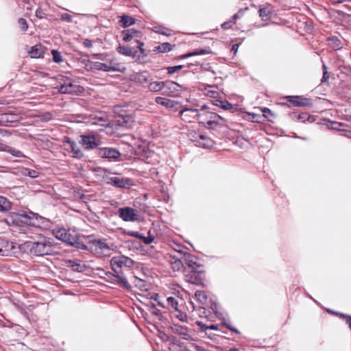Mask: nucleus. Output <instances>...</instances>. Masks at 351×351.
I'll list each match as a JSON object with an SVG mask.
<instances>
[{
    "label": "nucleus",
    "instance_id": "f257e3e1",
    "mask_svg": "<svg viewBox=\"0 0 351 351\" xmlns=\"http://www.w3.org/2000/svg\"><path fill=\"white\" fill-rule=\"evenodd\" d=\"M24 245L32 254L36 256L49 255L54 252L55 247L49 238L40 237L36 241H27Z\"/></svg>",
    "mask_w": 351,
    "mask_h": 351
},
{
    "label": "nucleus",
    "instance_id": "f03ea898",
    "mask_svg": "<svg viewBox=\"0 0 351 351\" xmlns=\"http://www.w3.org/2000/svg\"><path fill=\"white\" fill-rule=\"evenodd\" d=\"M54 237L71 245H75L77 243V237L75 231L66 230L65 228H57L53 230Z\"/></svg>",
    "mask_w": 351,
    "mask_h": 351
},
{
    "label": "nucleus",
    "instance_id": "7ed1b4c3",
    "mask_svg": "<svg viewBox=\"0 0 351 351\" xmlns=\"http://www.w3.org/2000/svg\"><path fill=\"white\" fill-rule=\"evenodd\" d=\"M110 265L112 270L115 274L119 271H122L121 269L123 267L131 268L134 265V261L129 257L125 256H116L111 258Z\"/></svg>",
    "mask_w": 351,
    "mask_h": 351
},
{
    "label": "nucleus",
    "instance_id": "20e7f679",
    "mask_svg": "<svg viewBox=\"0 0 351 351\" xmlns=\"http://www.w3.org/2000/svg\"><path fill=\"white\" fill-rule=\"evenodd\" d=\"M90 248L97 254L110 256L112 247L101 240H95L90 243Z\"/></svg>",
    "mask_w": 351,
    "mask_h": 351
},
{
    "label": "nucleus",
    "instance_id": "39448f33",
    "mask_svg": "<svg viewBox=\"0 0 351 351\" xmlns=\"http://www.w3.org/2000/svg\"><path fill=\"white\" fill-rule=\"evenodd\" d=\"M119 217L125 221H136L138 220V211L130 207L120 208L118 210Z\"/></svg>",
    "mask_w": 351,
    "mask_h": 351
},
{
    "label": "nucleus",
    "instance_id": "423d86ee",
    "mask_svg": "<svg viewBox=\"0 0 351 351\" xmlns=\"http://www.w3.org/2000/svg\"><path fill=\"white\" fill-rule=\"evenodd\" d=\"M30 219V215L27 214L10 213L7 217L6 221L9 224L21 226L22 223H27L28 220Z\"/></svg>",
    "mask_w": 351,
    "mask_h": 351
},
{
    "label": "nucleus",
    "instance_id": "0eeeda50",
    "mask_svg": "<svg viewBox=\"0 0 351 351\" xmlns=\"http://www.w3.org/2000/svg\"><path fill=\"white\" fill-rule=\"evenodd\" d=\"M201 118L205 121L207 128H214L219 123L220 120H223V118L215 112H206L202 114Z\"/></svg>",
    "mask_w": 351,
    "mask_h": 351
},
{
    "label": "nucleus",
    "instance_id": "6e6552de",
    "mask_svg": "<svg viewBox=\"0 0 351 351\" xmlns=\"http://www.w3.org/2000/svg\"><path fill=\"white\" fill-rule=\"evenodd\" d=\"M180 114L182 119L189 123L193 122L202 117L198 110L193 108H185L181 110Z\"/></svg>",
    "mask_w": 351,
    "mask_h": 351
},
{
    "label": "nucleus",
    "instance_id": "1a4fd4ad",
    "mask_svg": "<svg viewBox=\"0 0 351 351\" xmlns=\"http://www.w3.org/2000/svg\"><path fill=\"white\" fill-rule=\"evenodd\" d=\"M180 254H182V253H180ZM182 255V258L184 259V263L185 265L184 269V273L194 271L195 269H201L202 266L196 263L194 260L195 258L192 255L188 253H184Z\"/></svg>",
    "mask_w": 351,
    "mask_h": 351
},
{
    "label": "nucleus",
    "instance_id": "9d476101",
    "mask_svg": "<svg viewBox=\"0 0 351 351\" xmlns=\"http://www.w3.org/2000/svg\"><path fill=\"white\" fill-rule=\"evenodd\" d=\"M97 154L104 158L114 160L121 156L119 151L112 147H101L97 150Z\"/></svg>",
    "mask_w": 351,
    "mask_h": 351
},
{
    "label": "nucleus",
    "instance_id": "9b49d317",
    "mask_svg": "<svg viewBox=\"0 0 351 351\" xmlns=\"http://www.w3.org/2000/svg\"><path fill=\"white\" fill-rule=\"evenodd\" d=\"M16 244L13 242L8 241H0V255L1 256H12L16 253Z\"/></svg>",
    "mask_w": 351,
    "mask_h": 351
},
{
    "label": "nucleus",
    "instance_id": "f8f14e48",
    "mask_svg": "<svg viewBox=\"0 0 351 351\" xmlns=\"http://www.w3.org/2000/svg\"><path fill=\"white\" fill-rule=\"evenodd\" d=\"M81 144L86 149H93L99 145L100 141L93 135H82Z\"/></svg>",
    "mask_w": 351,
    "mask_h": 351
},
{
    "label": "nucleus",
    "instance_id": "ddd939ff",
    "mask_svg": "<svg viewBox=\"0 0 351 351\" xmlns=\"http://www.w3.org/2000/svg\"><path fill=\"white\" fill-rule=\"evenodd\" d=\"M106 276L108 278L117 279V285L122 287L126 289H130L131 286L128 283L127 278L123 275L122 271H119L118 274H112L111 272L106 273Z\"/></svg>",
    "mask_w": 351,
    "mask_h": 351
},
{
    "label": "nucleus",
    "instance_id": "4468645a",
    "mask_svg": "<svg viewBox=\"0 0 351 351\" xmlns=\"http://www.w3.org/2000/svg\"><path fill=\"white\" fill-rule=\"evenodd\" d=\"M184 274L187 282L195 285L202 283L203 277L200 269H195L194 271L185 272Z\"/></svg>",
    "mask_w": 351,
    "mask_h": 351
},
{
    "label": "nucleus",
    "instance_id": "2eb2a0df",
    "mask_svg": "<svg viewBox=\"0 0 351 351\" xmlns=\"http://www.w3.org/2000/svg\"><path fill=\"white\" fill-rule=\"evenodd\" d=\"M81 87L78 85L69 82L62 84L59 88V93L62 94H74L80 92Z\"/></svg>",
    "mask_w": 351,
    "mask_h": 351
},
{
    "label": "nucleus",
    "instance_id": "dca6fc26",
    "mask_svg": "<svg viewBox=\"0 0 351 351\" xmlns=\"http://www.w3.org/2000/svg\"><path fill=\"white\" fill-rule=\"evenodd\" d=\"M108 184H110L116 187L119 188H128L130 186V180L119 177H110L108 181Z\"/></svg>",
    "mask_w": 351,
    "mask_h": 351
},
{
    "label": "nucleus",
    "instance_id": "f3484780",
    "mask_svg": "<svg viewBox=\"0 0 351 351\" xmlns=\"http://www.w3.org/2000/svg\"><path fill=\"white\" fill-rule=\"evenodd\" d=\"M65 146H66V149L73 154L72 156L73 158H81L84 156L82 152L75 142L68 141L66 142Z\"/></svg>",
    "mask_w": 351,
    "mask_h": 351
},
{
    "label": "nucleus",
    "instance_id": "a211bd4d",
    "mask_svg": "<svg viewBox=\"0 0 351 351\" xmlns=\"http://www.w3.org/2000/svg\"><path fill=\"white\" fill-rule=\"evenodd\" d=\"M169 263L173 271H180L183 268L184 269V259L182 257L179 258L176 256H170Z\"/></svg>",
    "mask_w": 351,
    "mask_h": 351
},
{
    "label": "nucleus",
    "instance_id": "6ab92c4d",
    "mask_svg": "<svg viewBox=\"0 0 351 351\" xmlns=\"http://www.w3.org/2000/svg\"><path fill=\"white\" fill-rule=\"evenodd\" d=\"M119 125L127 129H130L134 125V118L130 114L121 115L117 119Z\"/></svg>",
    "mask_w": 351,
    "mask_h": 351
},
{
    "label": "nucleus",
    "instance_id": "aec40b11",
    "mask_svg": "<svg viewBox=\"0 0 351 351\" xmlns=\"http://www.w3.org/2000/svg\"><path fill=\"white\" fill-rule=\"evenodd\" d=\"M155 101L156 104L163 106L167 108H177V106L179 104L178 102L174 100L161 97H157Z\"/></svg>",
    "mask_w": 351,
    "mask_h": 351
},
{
    "label": "nucleus",
    "instance_id": "412c9836",
    "mask_svg": "<svg viewBox=\"0 0 351 351\" xmlns=\"http://www.w3.org/2000/svg\"><path fill=\"white\" fill-rule=\"evenodd\" d=\"M171 329L175 333L182 336L183 337V339H184L186 340L192 339V337L188 333V330L186 327L180 326V325L175 324L171 327Z\"/></svg>",
    "mask_w": 351,
    "mask_h": 351
},
{
    "label": "nucleus",
    "instance_id": "4be33fe9",
    "mask_svg": "<svg viewBox=\"0 0 351 351\" xmlns=\"http://www.w3.org/2000/svg\"><path fill=\"white\" fill-rule=\"evenodd\" d=\"M117 51L122 55L134 58L137 55V50L133 47L128 46L119 45L117 49Z\"/></svg>",
    "mask_w": 351,
    "mask_h": 351
},
{
    "label": "nucleus",
    "instance_id": "5701e85b",
    "mask_svg": "<svg viewBox=\"0 0 351 351\" xmlns=\"http://www.w3.org/2000/svg\"><path fill=\"white\" fill-rule=\"evenodd\" d=\"M66 265L71 267L73 271H76L78 272H82L86 268L84 264H81L80 261L77 259L68 260L66 261Z\"/></svg>",
    "mask_w": 351,
    "mask_h": 351
},
{
    "label": "nucleus",
    "instance_id": "b1692460",
    "mask_svg": "<svg viewBox=\"0 0 351 351\" xmlns=\"http://www.w3.org/2000/svg\"><path fill=\"white\" fill-rule=\"evenodd\" d=\"M93 68L97 70L104 71L106 72L116 71L117 69L114 66H108L107 63L100 62H95L93 63Z\"/></svg>",
    "mask_w": 351,
    "mask_h": 351
},
{
    "label": "nucleus",
    "instance_id": "393cba45",
    "mask_svg": "<svg viewBox=\"0 0 351 351\" xmlns=\"http://www.w3.org/2000/svg\"><path fill=\"white\" fill-rule=\"evenodd\" d=\"M123 40L125 42L130 41L134 38L139 37V32L134 29H128L122 32Z\"/></svg>",
    "mask_w": 351,
    "mask_h": 351
},
{
    "label": "nucleus",
    "instance_id": "a878e982",
    "mask_svg": "<svg viewBox=\"0 0 351 351\" xmlns=\"http://www.w3.org/2000/svg\"><path fill=\"white\" fill-rule=\"evenodd\" d=\"M164 88L167 89L171 94H175L180 91V88L181 86L176 82L173 81H166L164 83Z\"/></svg>",
    "mask_w": 351,
    "mask_h": 351
},
{
    "label": "nucleus",
    "instance_id": "bb28decb",
    "mask_svg": "<svg viewBox=\"0 0 351 351\" xmlns=\"http://www.w3.org/2000/svg\"><path fill=\"white\" fill-rule=\"evenodd\" d=\"M29 53L32 58H38L43 56L44 48L40 45H36L31 48Z\"/></svg>",
    "mask_w": 351,
    "mask_h": 351
},
{
    "label": "nucleus",
    "instance_id": "cd10ccee",
    "mask_svg": "<svg viewBox=\"0 0 351 351\" xmlns=\"http://www.w3.org/2000/svg\"><path fill=\"white\" fill-rule=\"evenodd\" d=\"M328 46L335 50H338L342 48L343 45L341 40L337 37L332 36L328 39Z\"/></svg>",
    "mask_w": 351,
    "mask_h": 351
},
{
    "label": "nucleus",
    "instance_id": "c85d7f7f",
    "mask_svg": "<svg viewBox=\"0 0 351 351\" xmlns=\"http://www.w3.org/2000/svg\"><path fill=\"white\" fill-rule=\"evenodd\" d=\"M11 202L7 198L0 196V211H8L11 208Z\"/></svg>",
    "mask_w": 351,
    "mask_h": 351
},
{
    "label": "nucleus",
    "instance_id": "c756f323",
    "mask_svg": "<svg viewBox=\"0 0 351 351\" xmlns=\"http://www.w3.org/2000/svg\"><path fill=\"white\" fill-rule=\"evenodd\" d=\"M165 82H152L149 84V89L152 92H158L164 88Z\"/></svg>",
    "mask_w": 351,
    "mask_h": 351
},
{
    "label": "nucleus",
    "instance_id": "7c9ffc66",
    "mask_svg": "<svg viewBox=\"0 0 351 351\" xmlns=\"http://www.w3.org/2000/svg\"><path fill=\"white\" fill-rule=\"evenodd\" d=\"M211 53V51L209 48L207 49H195L193 51L186 53L183 56V58H188L192 56H197V55H206L209 54Z\"/></svg>",
    "mask_w": 351,
    "mask_h": 351
},
{
    "label": "nucleus",
    "instance_id": "2f4dec72",
    "mask_svg": "<svg viewBox=\"0 0 351 351\" xmlns=\"http://www.w3.org/2000/svg\"><path fill=\"white\" fill-rule=\"evenodd\" d=\"M121 26L123 27H129L135 23V19L129 16H123L120 21Z\"/></svg>",
    "mask_w": 351,
    "mask_h": 351
},
{
    "label": "nucleus",
    "instance_id": "473e14b6",
    "mask_svg": "<svg viewBox=\"0 0 351 351\" xmlns=\"http://www.w3.org/2000/svg\"><path fill=\"white\" fill-rule=\"evenodd\" d=\"M259 16L263 20L267 21L269 19L271 12L267 8H262L258 10Z\"/></svg>",
    "mask_w": 351,
    "mask_h": 351
},
{
    "label": "nucleus",
    "instance_id": "72a5a7b5",
    "mask_svg": "<svg viewBox=\"0 0 351 351\" xmlns=\"http://www.w3.org/2000/svg\"><path fill=\"white\" fill-rule=\"evenodd\" d=\"M215 105L224 110H230L232 108V104L227 101L216 100Z\"/></svg>",
    "mask_w": 351,
    "mask_h": 351
},
{
    "label": "nucleus",
    "instance_id": "f704fd0d",
    "mask_svg": "<svg viewBox=\"0 0 351 351\" xmlns=\"http://www.w3.org/2000/svg\"><path fill=\"white\" fill-rule=\"evenodd\" d=\"M195 296L201 304H204L207 300V295L204 291H197L195 293Z\"/></svg>",
    "mask_w": 351,
    "mask_h": 351
},
{
    "label": "nucleus",
    "instance_id": "c9c22d12",
    "mask_svg": "<svg viewBox=\"0 0 351 351\" xmlns=\"http://www.w3.org/2000/svg\"><path fill=\"white\" fill-rule=\"evenodd\" d=\"M167 306L173 310L178 311V302L173 297H169L167 299Z\"/></svg>",
    "mask_w": 351,
    "mask_h": 351
},
{
    "label": "nucleus",
    "instance_id": "e433bc0d",
    "mask_svg": "<svg viewBox=\"0 0 351 351\" xmlns=\"http://www.w3.org/2000/svg\"><path fill=\"white\" fill-rule=\"evenodd\" d=\"M2 150L6 151V152L10 153L12 155H13V156H14L16 157L21 158V157L24 156V155L23 154V153L21 151L15 149L14 148H11V147H8V149L3 148Z\"/></svg>",
    "mask_w": 351,
    "mask_h": 351
},
{
    "label": "nucleus",
    "instance_id": "4c0bfd02",
    "mask_svg": "<svg viewBox=\"0 0 351 351\" xmlns=\"http://www.w3.org/2000/svg\"><path fill=\"white\" fill-rule=\"evenodd\" d=\"M23 173L33 178L38 177L39 175V173L37 171L29 169H25Z\"/></svg>",
    "mask_w": 351,
    "mask_h": 351
},
{
    "label": "nucleus",
    "instance_id": "58836bf2",
    "mask_svg": "<svg viewBox=\"0 0 351 351\" xmlns=\"http://www.w3.org/2000/svg\"><path fill=\"white\" fill-rule=\"evenodd\" d=\"M93 124L100 126H106L108 125V121L103 117L95 118Z\"/></svg>",
    "mask_w": 351,
    "mask_h": 351
},
{
    "label": "nucleus",
    "instance_id": "ea45409f",
    "mask_svg": "<svg viewBox=\"0 0 351 351\" xmlns=\"http://www.w3.org/2000/svg\"><path fill=\"white\" fill-rule=\"evenodd\" d=\"M147 72H143L136 75V80H137L141 83H143L147 81Z\"/></svg>",
    "mask_w": 351,
    "mask_h": 351
},
{
    "label": "nucleus",
    "instance_id": "a19ab883",
    "mask_svg": "<svg viewBox=\"0 0 351 351\" xmlns=\"http://www.w3.org/2000/svg\"><path fill=\"white\" fill-rule=\"evenodd\" d=\"M158 50L161 53L169 51L171 50V45L167 43H162L158 47Z\"/></svg>",
    "mask_w": 351,
    "mask_h": 351
},
{
    "label": "nucleus",
    "instance_id": "79ce46f5",
    "mask_svg": "<svg viewBox=\"0 0 351 351\" xmlns=\"http://www.w3.org/2000/svg\"><path fill=\"white\" fill-rule=\"evenodd\" d=\"M51 53L53 56V60L55 62L59 63L62 61L61 54L59 51L56 50H52Z\"/></svg>",
    "mask_w": 351,
    "mask_h": 351
},
{
    "label": "nucleus",
    "instance_id": "37998d69",
    "mask_svg": "<svg viewBox=\"0 0 351 351\" xmlns=\"http://www.w3.org/2000/svg\"><path fill=\"white\" fill-rule=\"evenodd\" d=\"M199 140H202L203 142H200V141H198V143L203 146V147H206V146H209V143L210 142V140L207 138L206 136L202 135V134H199Z\"/></svg>",
    "mask_w": 351,
    "mask_h": 351
},
{
    "label": "nucleus",
    "instance_id": "c03bdc74",
    "mask_svg": "<svg viewBox=\"0 0 351 351\" xmlns=\"http://www.w3.org/2000/svg\"><path fill=\"white\" fill-rule=\"evenodd\" d=\"M18 23L22 31H26L28 28L27 21L25 19L21 18L18 20Z\"/></svg>",
    "mask_w": 351,
    "mask_h": 351
},
{
    "label": "nucleus",
    "instance_id": "a18cd8bd",
    "mask_svg": "<svg viewBox=\"0 0 351 351\" xmlns=\"http://www.w3.org/2000/svg\"><path fill=\"white\" fill-rule=\"evenodd\" d=\"M182 65H178L174 66H169L167 67L168 73L169 74H173L178 71H180L181 69H182Z\"/></svg>",
    "mask_w": 351,
    "mask_h": 351
},
{
    "label": "nucleus",
    "instance_id": "49530a36",
    "mask_svg": "<svg viewBox=\"0 0 351 351\" xmlns=\"http://www.w3.org/2000/svg\"><path fill=\"white\" fill-rule=\"evenodd\" d=\"M176 311L178 312V315H176V317H178V319L179 320H180L181 322H185L187 321V315L186 313H182L178 310Z\"/></svg>",
    "mask_w": 351,
    "mask_h": 351
},
{
    "label": "nucleus",
    "instance_id": "de8ad7c7",
    "mask_svg": "<svg viewBox=\"0 0 351 351\" xmlns=\"http://www.w3.org/2000/svg\"><path fill=\"white\" fill-rule=\"evenodd\" d=\"M154 237H152V236H149V237H144L143 235H141V237L140 238V239L141 241H143V242L145 243V244H147V245H149L150 243H152L154 241Z\"/></svg>",
    "mask_w": 351,
    "mask_h": 351
},
{
    "label": "nucleus",
    "instance_id": "09e8293b",
    "mask_svg": "<svg viewBox=\"0 0 351 351\" xmlns=\"http://www.w3.org/2000/svg\"><path fill=\"white\" fill-rule=\"evenodd\" d=\"M108 64V66H115L117 70L116 71H120V64L119 63L117 62L116 60L115 59H111L110 60L109 62L107 63Z\"/></svg>",
    "mask_w": 351,
    "mask_h": 351
},
{
    "label": "nucleus",
    "instance_id": "8fccbe9b",
    "mask_svg": "<svg viewBox=\"0 0 351 351\" xmlns=\"http://www.w3.org/2000/svg\"><path fill=\"white\" fill-rule=\"evenodd\" d=\"M234 21H232L230 20L228 21L224 22L221 25V27L223 29H228L232 27V25L234 24Z\"/></svg>",
    "mask_w": 351,
    "mask_h": 351
},
{
    "label": "nucleus",
    "instance_id": "3c124183",
    "mask_svg": "<svg viewBox=\"0 0 351 351\" xmlns=\"http://www.w3.org/2000/svg\"><path fill=\"white\" fill-rule=\"evenodd\" d=\"M134 282H135V285L136 287H138L141 289H145V286L144 282L142 280H141V279H139L138 278H136Z\"/></svg>",
    "mask_w": 351,
    "mask_h": 351
},
{
    "label": "nucleus",
    "instance_id": "603ef678",
    "mask_svg": "<svg viewBox=\"0 0 351 351\" xmlns=\"http://www.w3.org/2000/svg\"><path fill=\"white\" fill-rule=\"evenodd\" d=\"M36 16L39 19H44L45 18L46 14L42 10L38 8L36 11Z\"/></svg>",
    "mask_w": 351,
    "mask_h": 351
},
{
    "label": "nucleus",
    "instance_id": "864d4df0",
    "mask_svg": "<svg viewBox=\"0 0 351 351\" xmlns=\"http://www.w3.org/2000/svg\"><path fill=\"white\" fill-rule=\"evenodd\" d=\"M107 55L105 53H95L93 54V57L99 59L101 60H106Z\"/></svg>",
    "mask_w": 351,
    "mask_h": 351
},
{
    "label": "nucleus",
    "instance_id": "5fc2aeb1",
    "mask_svg": "<svg viewBox=\"0 0 351 351\" xmlns=\"http://www.w3.org/2000/svg\"><path fill=\"white\" fill-rule=\"evenodd\" d=\"M127 234H128V235H130V236L135 237V238H138L139 239L141 237V234L136 231H129V232H128Z\"/></svg>",
    "mask_w": 351,
    "mask_h": 351
},
{
    "label": "nucleus",
    "instance_id": "6e6d98bb",
    "mask_svg": "<svg viewBox=\"0 0 351 351\" xmlns=\"http://www.w3.org/2000/svg\"><path fill=\"white\" fill-rule=\"evenodd\" d=\"M136 43H138V48L139 49L141 54L144 55L145 54V50L143 48V46L144 45L143 43L142 42H140L138 40H136Z\"/></svg>",
    "mask_w": 351,
    "mask_h": 351
},
{
    "label": "nucleus",
    "instance_id": "4d7b16f0",
    "mask_svg": "<svg viewBox=\"0 0 351 351\" xmlns=\"http://www.w3.org/2000/svg\"><path fill=\"white\" fill-rule=\"evenodd\" d=\"M83 45L85 47H87V48H90L92 47L93 44H92V41L88 40V39H86L84 43H83Z\"/></svg>",
    "mask_w": 351,
    "mask_h": 351
},
{
    "label": "nucleus",
    "instance_id": "13d9d810",
    "mask_svg": "<svg viewBox=\"0 0 351 351\" xmlns=\"http://www.w3.org/2000/svg\"><path fill=\"white\" fill-rule=\"evenodd\" d=\"M329 79V73L328 71H325L323 73V76L322 79V82H326Z\"/></svg>",
    "mask_w": 351,
    "mask_h": 351
},
{
    "label": "nucleus",
    "instance_id": "bf43d9fd",
    "mask_svg": "<svg viewBox=\"0 0 351 351\" xmlns=\"http://www.w3.org/2000/svg\"><path fill=\"white\" fill-rule=\"evenodd\" d=\"M333 4H339L346 1L351 2V0H331Z\"/></svg>",
    "mask_w": 351,
    "mask_h": 351
},
{
    "label": "nucleus",
    "instance_id": "052dcab7",
    "mask_svg": "<svg viewBox=\"0 0 351 351\" xmlns=\"http://www.w3.org/2000/svg\"><path fill=\"white\" fill-rule=\"evenodd\" d=\"M342 316L346 318V323L349 325L350 328H351V317L343 315H342Z\"/></svg>",
    "mask_w": 351,
    "mask_h": 351
},
{
    "label": "nucleus",
    "instance_id": "680f3d73",
    "mask_svg": "<svg viewBox=\"0 0 351 351\" xmlns=\"http://www.w3.org/2000/svg\"><path fill=\"white\" fill-rule=\"evenodd\" d=\"M238 48L239 45L237 44L233 45L231 51H234V53H236L238 50Z\"/></svg>",
    "mask_w": 351,
    "mask_h": 351
},
{
    "label": "nucleus",
    "instance_id": "e2e57ef3",
    "mask_svg": "<svg viewBox=\"0 0 351 351\" xmlns=\"http://www.w3.org/2000/svg\"><path fill=\"white\" fill-rule=\"evenodd\" d=\"M62 17L64 19L67 20L68 21L71 20V16L68 14H64Z\"/></svg>",
    "mask_w": 351,
    "mask_h": 351
},
{
    "label": "nucleus",
    "instance_id": "0e129e2a",
    "mask_svg": "<svg viewBox=\"0 0 351 351\" xmlns=\"http://www.w3.org/2000/svg\"><path fill=\"white\" fill-rule=\"evenodd\" d=\"M198 325L201 327V328L202 330H207L208 328H206V327H208L206 324L202 323V322H198Z\"/></svg>",
    "mask_w": 351,
    "mask_h": 351
},
{
    "label": "nucleus",
    "instance_id": "69168bd1",
    "mask_svg": "<svg viewBox=\"0 0 351 351\" xmlns=\"http://www.w3.org/2000/svg\"><path fill=\"white\" fill-rule=\"evenodd\" d=\"M206 328L210 329V330H216L217 328V326L215 325H210L206 327Z\"/></svg>",
    "mask_w": 351,
    "mask_h": 351
},
{
    "label": "nucleus",
    "instance_id": "338daca9",
    "mask_svg": "<svg viewBox=\"0 0 351 351\" xmlns=\"http://www.w3.org/2000/svg\"><path fill=\"white\" fill-rule=\"evenodd\" d=\"M239 18V14L237 13V14H234L233 16H232V19L231 21H236V20Z\"/></svg>",
    "mask_w": 351,
    "mask_h": 351
},
{
    "label": "nucleus",
    "instance_id": "774afa93",
    "mask_svg": "<svg viewBox=\"0 0 351 351\" xmlns=\"http://www.w3.org/2000/svg\"><path fill=\"white\" fill-rule=\"evenodd\" d=\"M263 112L265 113V112H270V110L268 109L267 108H264L263 110H262Z\"/></svg>",
    "mask_w": 351,
    "mask_h": 351
}]
</instances>
